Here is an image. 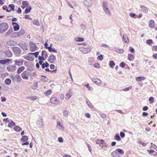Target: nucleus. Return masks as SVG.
<instances>
[{
  "instance_id": "1",
  "label": "nucleus",
  "mask_w": 157,
  "mask_h": 157,
  "mask_svg": "<svg viewBox=\"0 0 157 157\" xmlns=\"http://www.w3.org/2000/svg\"><path fill=\"white\" fill-rule=\"evenodd\" d=\"M8 25L6 23H2L0 24V33H2L8 29Z\"/></svg>"
},
{
  "instance_id": "2",
  "label": "nucleus",
  "mask_w": 157,
  "mask_h": 157,
  "mask_svg": "<svg viewBox=\"0 0 157 157\" xmlns=\"http://www.w3.org/2000/svg\"><path fill=\"white\" fill-rule=\"evenodd\" d=\"M56 127L57 129L63 131L65 129L64 126L58 120H57L56 121Z\"/></svg>"
},
{
  "instance_id": "3",
  "label": "nucleus",
  "mask_w": 157,
  "mask_h": 157,
  "mask_svg": "<svg viewBox=\"0 0 157 157\" xmlns=\"http://www.w3.org/2000/svg\"><path fill=\"white\" fill-rule=\"evenodd\" d=\"M29 76V72L26 71H23L21 74V76L22 78L26 80H27L28 79Z\"/></svg>"
},
{
  "instance_id": "4",
  "label": "nucleus",
  "mask_w": 157,
  "mask_h": 157,
  "mask_svg": "<svg viewBox=\"0 0 157 157\" xmlns=\"http://www.w3.org/2000/svg\"><path fill=\"white\" fill-rule=\"evenodd\" d=\"M30 49L32 52H34L37 49V47L36 44L32 42L29 43Z\"/></svg>"
},
{
  "instance_id": "5",
  "label": "nucleus",
  "mask_w": 157,
  "mask_h": 157,
  "mask_svg": "<svg viewBox=\"0 0 157 157\" xmlns=\"http://www.w3.org/2000/svg\"><path fill=\"white\" fill-rule=\"evenodd\" d=\"M83 4L87 7H90L92 6L93 3L91 0H85Z\"/></svg>"
},
{
  "instance_id": "6",
  "label": "nucleus",
  "mask_w": 157,
  "mask_h": 157,
  "mask_svg": "<svg viewBox=\"0 0 157 157\" xmlns=\"http://www.w3.org/2000/svg\"><path fill=\"white\" fill-rule=\"evenodd\" d=\"M79 49L80 51L84 54L87 53L90 51V49L89 48L81 47Z\"/></svg>"
},
{
  "instance_id": "7",
  "label": "nucleus",
  "mask_w": 157,
  "mask_h": 157,
  "mask_svg": "<svg viewBox=\"0 0 157 157\" xmlns=\"http://www.w3.org/2000/svg\"><path fill=\"white\" fill-rule=\"evenodd\" d=\"M24 61L22 59H16L14 61L15 65L18 66H21L23 65Z\"/></svg>"
},
{
  "instance_id": "8",
  "label": "nucleus",
  "mask_w": 157,
  "mask_h": 157,
  "mask_svg": "<svg viewBox=\"0 0 157 157\" xmlns=\"http://www.w3.org/2000/svg\"><path fill=\"white\" fill-rule=\"evenodd\" d=\"M56 60V56L52 55L50 56L48 59V61L49 62L53 63Z\"/></svg>"
},
{
  "instance_id": "9",
  "label": "nucleus",
  "mask_w": 157,
  "mask_h": 157,
  "mask_svg": "<svg viewBox=\"0 0 157 157\" xmlns=\"http://www.w3.org/2000/svg\"><path fill=\"white\" fill-rule=\"evenodd\" d=\"M13 52L15 54H20L21 52V51L20 48L17 47H13Z\"/></svg>"
},
{
  "instance_id": "10",
  "label": "nucleus",
  "mask_w": 157,
  "mask_h": 157,
  "mask_svg": "<svg viewBox=\"0 0 157 157\" xmlns=\"http://www.w3.org/2000/svg\"><path fill=\"white\" fill-rule=\"evenodd\" d=\"M51 103L53 104L57 105L58 102L57 98L56 97L52 98L50 99Z\"/></svg>"
},
{
  "instance_id": "11",
  "label": "nucleus",
  "mask_w": 157,
  "mask_h": 157,
  "mask_svg": "<svg viewBox=\"0 0 157 157\" xmlns=\"http://www.w3.org/2000/svg\"><path fill=\"white\" fill-rule=\"evenodd\" d=\"M104 11L106 14L110 16L111 14L110 10L108 8V7H106L105 8H103Z\"/></svg>"
},
{
  "instance_id": "12",
  "label": "nucleus",
  "mask_w": 157,
  "mask_h": 157,
  "mask_svg": "<svg viewBox=\"0 0 157 157\" xmlns=\"http://www.w3.org/2000/svg\"><path fill=\"white\" fill-rule=\"evenodd\" d=\"M4 52L8 57H11L12 56V53L10 50H8L6 51H5Z\"/></svg>"
},
{
  "instance_id": "13",
  "label": "nucleus",
  "mask_w": 157,
  "mask_h": 157,
  "mask_svg": "<svg viewBox=\"0 0 157 157\" xmlns=\"http://www.w3.org/2000/svg\"><path fill=\"white\" fill-rule=\"evenodd\" d=\"M15 67V66L14 65H11L7 67V69L8 71H9L13 72L15 70V69L14 68Z\"/></svg>"
},
{
  "instance_id": "14",
  "label": "nucleus",
  "mask_w": 157,
  "mask_h": 157,
  "mask_svg": "<svg viewBox=\"0 0 157 157\" xmlns=\"http://www.w3.org/2000/svg\"><path fill=\"white\" fill-rule=\"evenodd\" d=\"M93 82L98 85H101L102 83L101 80L98 78H94L92 79Z\"/></svg>"
},
{
  "instance_id": "15",
  "label": "nucleus",
  "mask_w": 157,
  "mask_h": 157,
  "mask_svg": "<svg viewBox=\"0 0 157 157\" xmlns=\"http://www.w3.org/2000/svg\"><path fill=\"white\" fill-rule=\"evenodd\" d=\"M72 96L71 93L70 91H69L66 94L65 99L66 100H69Z\"/></svg>"
},
{
  "instance_id": "16",
  "label": "nucleus",
  "mask_w": 157,
  "mask_h": 157,
  "mask_svg": "<svg viewBox=\"0 0 157 157\" xmlns=\"http://www.w3.org/2000/svg\"><path fill=\"white\" fill-rule=\"evenodd\" d=\"M37 125H38L39 127H42L43 126V120L42 119H40L37 123Z\"/></svg>"
},
{
  "instance_id": "17",
  "label": "nucleus",
  "mask_w": 157,
  "mask_h": 157,
  "mask_svg": "<svg viewBox=\"0 0 157 157\" xmlns=\"http://www.w3.org/2000/svg\"><path fill=\"white\" fill-rule=\"evenodd\" d=\"M19 46L21 47L24 50H27L28 47L25 44H19Z\"/></svg>"
},
{
  "instance_id": "18",
  "label": "nucleus",
  "mask_w": 157,
  "mask_h": 157,
  "mask_svg": "<svg viewBox=\"0 0 157 157\" xmlns=\"http://www.w3.org/2000/svg\"><path fill=\"white\" fill-rule=\"evenodd\" d=\"M140 8L141 10H142L144 12L147 13L148 11V9L145 7L144 6H140Z\"/></svg>"
},
{
  "instance_id": "19",
  "label": "nucleus",
  "mask_w": 157,
  "mask_h": 157,
  "mask_svg": "<svg viewBox=\"0 0 157 157\" xmlns=\"http://www.w3.org/2000/svg\"><path fill=\"white\" fill-rule=\"evenodd\" d=\"M154 21L153 20H151L149 22V27L151 28H153L155 25Z\"/></svg>"
},
{
  "instance_id": "20",
  "label": "nucleus",
  "mask_w": 157,
  "mask_h": 157,
  "mask_svg": "<svg viewBox=\"0 0 157 157\" xmlns=\"http://www.w3.org/2000/svg\"><path fill=\"white\" fill-rule=\"evenodd\" d=\"M29 4L27 1H23L22 2L21 8L24 9L25 7L28 6Z\"/></svg>"
},
{
  "instance_id": "21",
  "label": "nucleus",
  "mask_w": 157,
  "mask_h": 157,
  "mask_svg": "<svg viewBox=\"0 0 157 157\" xmlns=\"http://www.w3.org/2000/svg\"><path fill=\"white\" fill-rule=\"evenodd\" d=\"M7 44L9 45L14 46L16 44V42L13 40H10L7 42Z\"/></svg>"
},
{
  "instance_id": "22",
  "label": "nucleus",
  "mask_w": 157,
  "mask_h": 157,
  "mask_svg": "<svg viewBox=\"0 0 157 157\" xmlns=\"http://www.w3.org/2000/svg\"><path fill=\"white\" fill-rule=\"evenodd\" d=\"M49 51L50 52H53L55 53H57V50L54 48H52L51 47H48Z\"/></svg>"
},
{
  "instance_id": "23",
  "label": "nucleus",
  "mask_w": 157,
  "mask_h": 157,
  "mask_svg": "<svg viewBox=\"0 0 157 157\" xmlns=\"http://www.w3.org/2000/svg\"><path fill=\"white\" fill-rule=\"evenodd\" d=\"M10 59H6L2 60H0V63L2 64H5L6 63L9 62L10 61Z\"/></svg>"
},
{
  "instance_id": "24",
  "label": "nucleus",
  "mask_w": 157,
  "mask_h": 157,
  "mask_svg": "<svg viewBox=\"0 0 157 157\" xmlns=\"http://www.w3.org/2000/svg\"><path fill=\"white\" fill-rule=\"evenodd\" d=\"M21 140L23 142H26L28 140V137L27 136H22Z\"/></svg>"
},
{
  "instance_id": "25",
  "label": "nucleus",
  "mask_w": 157,
  "mask_h": 157,
  "mask_svg": "<svg viewBox=\"0 0 157 157\" xmlns=\"http://www.w3.org/2000/svg\"><path fill=\"white\" fill-rule=\"evenodd\" d=\"M24 68L25 67L24 66H21L18 68L17 71V73L20 74L21 72L24 70Z\"/></svg>"
},
{
  "instance_id": "26",
  "label": "nucleus",
  "mask_w": 157,
  "mask_h": 157,
  "mask_svg": "<svg viewBox=\"0 0 157 157\" xmlns=\"http://www.w3.org/2000/svg\"><path fill=\"white\" fill-rule=\"evenodd\" d=\"M123 37L124 41L126 43H128L129 42V40L127 36L126 35L124 34L123 36Z\"/></svg>"
},
{
  "instance_id": "27",
  "label": "nucleus",
  "mask_w": 157,
  "mask_h": 157,
  "mask_svg": "<svg viewBox=\"0 0 157 157\" xmlns=\"http://www.w3.org/2000/svg\"><path fill=\"white\" fill-rule=\"evenodd\" d=\"M13 129L16 132H19L21 131L22 130L21 129L20 127H19L18 126H15L14 127Z\"/></svg>"
},
{
  "instance_id": "28",
  "label": "nucleus",
  "mask_w": 157,
  "mask_h": 157,
  "mask_svg": "<svg viewBox=\"0 0 157 157\" xmlns=\"http://www.w3.org/2000/svg\"><path fill=\"white\" fill-rule=\"evenodd\" d=\"M32 23L36 26H40V24L39 21L37 20H34L33 21Z\"/></svg>"
},
{
  "instance_id": "29",
  "label": "nucleus",
  "mask_w": 157,
  "mask_h": 157,
  "mask_svg": "<svg viewBox=\"0 0 157 157\" xmlns=\"http://www.w3.org/2000/svg\"><path fill=\"white\" fill-rule=\"evenodd\" d=\"M145 79V78L144 77H139L136 78V80L137 82L141 81L144 80Z\"/></svg>"
},
{
  "instance_id": "30",
  "label": "nucleus",
  "mask_w": 157,
  "mask_h": 157,
  "mask_svg": "<svg viewBox=\"0 0 157 157\" xmlns=\"http://www.w3.org/2000/svg\"><path fill=\"white\" fill-rule=\"evenodd\" d=\"M24 33L25 31L23 29H21L20 31L17 33V35L19 36L23 35L24 34Z\"/></svg>"
},
{
  "instance_id": "31",
  "label": "nucleus",
  "mask_w": 157,
  "mask_h": 157,
  "mask_svg": "<svg viewBox=\"0 0 157 157\" xmlns=\"http://www.w3.org/2000/svg\"><path fill=\"white\" fill-rule=\"evenodd\" d=\"M75 40L76 41L82 42L84 41V39L83 38L78 37L75 38Z\"/></svg>"
},
{
  "instance_id": "32",
  "label": "nucleus",
  "mask_w": 157,
  "mask_h": 157,
  "mask_svg": "<svg viewBox=\"0 0 157 157\" xmlns=\"http://www.w3.org/2000/svg\"><path fill=\"white\" fill-rule=\"evenodd\" d=\"M108 7V3L106 1H104L102 3V7L103 8L106 7Z\"/></svg>"
},
{
  "instance_id": "33",
  "label": "nucleus",
  "mask_w": 157,
  "mask_h": 157,
  "mask_svg": "<svg viewBox=\"0 0 157 157\" xmlns=\"http://www.w3.org/2000/svg\"><path fill=\"white\" fill-rule=\"evenodd\" d=\"M134 58V56L132 54H129L128 56V59L130 60L131 61Z\"/></svg>"
},
{
  "instance_id": "34",
  "label": "nucleus",
  "mask_w": 157,
  "mask_h": 157,
  "mask_svg": "<svg viewBox=\"0 0 157 157\" xmlns=\"http://www.w3.org/2000/svg\"><path fill=\"white\" fill-rule=\"evenodd\" d=\"M104 141L102 140H98L96 141V144H103Z\"/></svg>"
},
{
  "instance_id": "35",
  "label": "nucleus",
  "mask_w": 157,
  "mask_h": 157,
  "mask_svg": "<svg viewBox=\"0 0 157 157\" xmlns=\"http://www.w3.org/2000/svg\"><path fill=\"white\" fill-rule=\"evenodd\" d=\"M49 66V64L47 62H45L42 64V67L44 69L45 67H47Z\"/></svg>"
},
{
  "instance_id": "36",
  "label": "nucleus",
  "mask_w": 157,
  "mask_h": 157,
  "mask_svg": "<svg viewBox=\"0 0 157 157\" xmlns=\"http://www.w3.org/2000/svg\"><path fill=\"white\" fill-rule=\"evenodd\" d=\"M32 9L31 6L29 7L28 8H26L25 11V13H28Z\"/></svg>"
},
{
  "instance_id": "37",
  "label": "nucleus",
  "mask_w": 157,
  "mask_h": 157,
  "mask_svg": "<svg viewBox=\"0 0 157 157\" xmlns=\"http://www.w3.org/2000/svg\"><path fill=\"white\" fill-rule=\"evenodd\" d=\"M15 125V123L11 121V122L8 124V126L10 127H12V126H13Z\"/></svg>"
},
{
  "instance_id": "38",
  "label": "nucleus",
  "mask_w": 157,
  "mask_h": 157,
  "mask_svg": "<svg viewBox=\"0 0 157 157\" xmlns=\"http://www.w3.org/2000/svg\"><path fill=\"white\" fill-rule=\"evenodd\" d=\"M19 29V25L18 24L17 25H16V26H13L14 30L15 31H16L18 30Z\"/></svg>"
},
{
  "instance_id": "39",
  "label": "nucleus",
  "mask_w": 157,
  "mask_h": 157,
  "mask_svg": "<svg viewBox=\"0 0 157 157\" xmlns=\"http://www.w3.org/2000/svg\"><path fill=\"white\" fill-rule=\"evenodd\" d=\"M11 80L9 78H6L5 81V82L7 85H9L11 83Z\"/></svg>"
},
{
  "instance_id": "40",
  "label": "nucleus",
  "mask_w": 157,
  "mask_h": 157,
  "mask_svg": "<svg viewBox=\"0 0 157 157\" xmlns=\"http://www.w3.org/2000/svg\"><path fill=\"white\" fill-rule=\"evenodd\" d=\"M39 52H36L35 53H30L29 54L30 55H34L36 58H37L39 54Z\"/></svg>"
},
{
  "instance_id": "41",
  "label": "nucleus",
  "mask_w": 157,
  "mask_h": 157,
  "mask_svg": "<svg viewBox=\"0 0 157 157\" xmlns=\"http://www.w3.org/2000/svg\"><path fill=\"white\" fill-rule=\"evenodd\" d=\"M115 52L119 53H123L124 52V50L121 49H116Z\"/></svg>"
},
{
  "instance_id": "42",
  "label": "nucleus",
  "mask_w": 157,
  "mask_h": 157,
  "mask_svg": "<svg viewBox=\"0 0 157 157\" xmlns=\"http://www.w3.org/2000/svg\"><path fill=\"white\" fill-rule=\"evenodd\" d=\"M68 113V112L67 110H65L63 112V115L65 117H67Z\"/></svg>"
},
{
  "instance_id": "43",
  "label": "nucleus",
  "mask_w": 157,
  "mask_h": 157,
  "mask_svg": "<svg viewBox=\"0 0 157 157\" xmlns=\"http://www.w3.org/2000/svg\"><path fill=\"white\" fill-rule=\"evenodd\" d=\"M28 98L31 99L32 100H35L37 98V97L36 96H32L29 97Z\"/></svg>"
},
{
  "instance_id": "44",
  "label": "nucleus",
  "mask_w": 157,
  "mask_h": 157,
  "mask_svg": "<svg viewBox=\"0 0 157 157\" xmlns=\"http://www.w3.org/2000/svg\"><path fill=\"white\" fill-rule=\"evenodd\" d=\"M52 93V90H48L45 91L44 92V94H45L46 95H48L49 94H50Z\"/></svg>"
},
{
  "instance_id": "45",
  "label": "nucleus",
  "mask_w": 157,
  "mask_h": 157,
  "mask_svg": "<svg viewBox=\"0 0 157 157\" xmlns=\"http://www.w3.org/2000/svg\"><path fill=\"white\" fill-rule=\"evenodd\" d=\"M24 58L25 59L27 60L31 61L33 60V58L31 57H30V56H24Z\"/></svg>"
},
{
  "instance_id": "46",
  "label": "nucleus",
  "mask_w": 157,
  "mask_h": 157,
  "mask_svg": "<svg viewBox=\"0 0 157 157\" xmlns=\"http://www.w3.org/2000/svg\"><path fill=\"white\" fill-rule=\"evenodd\" d=\"M12 29H9L8 31H7V32L6 33V36H8L12 32Z\"/></svg>"
},
{
  "instance_id": "47",
  "label": "nucleus",
  "mask_w": 157,
  "mask_h": 157,
  "mask_svg": "<svg viewBox=\"0 0 157 157\" xmlns=\"http://www.w3.org/2000/svg\"><path fill=\"white\" fill-rule=\"evenodd\" d=\"M8 7H10V8L11 10L13 11L14 10V6L13 4H10L9 5V6Z\"/></svg>"
},
{
  "instance_id": "48",
  "label": "nucleus",
  "mask_w": 157,
  "mask_h": 157,
  "mask_svg": "<svg viewBox=\"0 0 157 157\" xmlns=\"http://www.w3.org/2000/svg\"><path fill=\"white\" fill-rule=\"evenodd\" d=\"M109 65L111 67H113L115 65V63L113 61H111L109 62Z\"/></svg>"
},
{
  "instance_id": "49",
  "label": "nucleus",
  "mask_w": 157,
  "mask_h": 157,
  "mask_svg": "<svg viewBox=\"0 0 157 157\" xmlns=\"http://www.w3.org/2000/svg\"><path fill=\"white\" fill-rule=\"evenodd\" d=\"M149 101H150V103H152L154 101V98L153 97H150L149 98Z\"/></svg>"
},
{
  "instance_id": "50",
  "label": "nucleus",
  "mask_w": 157,
  "mask_h": 157,
  "mask_svg": "<svg viewBox=\"0 0 157 157\" xmlns=\"http://www.w3.org/2000/svg\"><path fill=\"white\" fill-rule=\"evenodd\" d=\"M116 150L118 152L120 153L121 154H123L124 153V151L122 150L121 149H119V148H117L116 149Z\"/></svg>"
},
{
  "instance_id": "51",
  "label": "nucleus",
  "mask_w": 157,
  "mask_h": 157,
  "mask_svg": "<svg viewBox=\"0 0 157 157\" xmlns=\"http://www.w3.org/2000/svg\"><path fill=\"white\" fill-rule=\"evenodd\" d=\"M152 51H157V46L153 45L152 47Z\"/></svg>"
},
{
  "instance_id": "52",
  "label": "nucleus",
  "mask_w": 157,
  "mask_h": 157,
  "mask_svg": "<svg viewBox=\"0 0 157 157\" xmlns=\"http://www.w3.org/2000/svg\"><path fill=\"white\" fill-rule=\"evenodd\" d=\"M115 139H116L118 141H120L121 140V138L118 134L116 135L115 137Z\"/></svg>"
},
{
  "instance_id": "53",
  "label": "nucleus",
  "mask_w": 157,
  "mask_h": 157,
  "mask_svg": "<svg viewBox=\"0 0 157 157\" xmlns=\"http://www.w3.org/2000/svg\"><path fill=\"white\" fill-rule=\"evenodd\" d=\"M56 39L58 41H61L62 40V38L60 36H58L56 38Z\"/></svg>"
},
{
  "instance_id": "54",
  "label": "nucleus",
  "mask_w": 157,
  "mask_h": 157,
  "mask_svg": "<svg viewBox=\"0 0 157 157\" xmlns=\"http://www.w3.org/2000/svg\"><path fill=\"white\" fill-rule=\"evenodd\" d=\"M86 104L88 105L89 107V108H91V109H92L94 108L93 106L91 104H89L88 101H86Z\"/></svg>"
},
{
  "instance_id": "55",
  "label": "nucleus",
  "mask_w": 157,
  "mask_h": 157,
  "mask_svg": "<svg viewBox=\"0 0 157 157\" xmlns=\"http://www.w3.org/2000/svg\"><path fill=\"white\" fill-rule=\"evenodd\" d=\"M111 155L114 157H116L117 155V152L116 151H114L111 152Z\"/></svg>"
},
{
  "instance_id": "56",
  "label": "nucleus",
  "mask_w": 157,
  "mask_h": 157,
  "mask_svg": "<svg viewBox=\"0 0 157 157\" xmlns=\"http://www.w3.org/2000/svg\"><path fill=\"white\" fill-rule=\"evenodd\" d=\"M138 143L140 144L143 145V146H145L146 145V143H144L141 141H139Z\"/></svg>"
},
{
  "instance_id": "57",
  "label": "nucleus",
  "mask_w": 157,
  "mask_h": 157,
  "mask_svg": "<svg viewBox=\"0 0 157 157\" xmlns=\"http://www.w3.org/2000/svg\"><path fill=\"white\" fill-rule=\"evenodd\" d=\"M132 88V86H130L126 88H124V91H127L128 90H129L131 89Z\"/></svg>"
},
{
  "instance_id": "58",
  "label": "nucleus",
  "mask_w": 157,
  "mask_h": 157,
  "mask_svg": "<svg viewBox=\"0 0 157 157\" xmlns=\"http://www.w3.org/2000/svg\"><path fill=\"white\" fill-rule=\"evenodd\" d=\"M97 58L98 59L101 61L103 59V57L101 55L98 56Z\"/></svg>"
},
{
  "instance_id": "59",
  "label": "nucleus",
  "mask_w": 157,
  "mask_h": 157,
  "mask_svg": "<svg viewBox=\"0 0 157 157\" xmlns=\"http://www.w3.org/2000/svg\"><path fill=\"white\" fill-rule=\"evenodd\" d=\"M152 41H153L152 40L149 39V40H146V43L148 44H150L152 43Z\"/></svg>"
},
{
  "instance_id": "60",
  "label": "nucleus",
  "mask_w": 157,
  "mask_h": 157,
  "mask_svg": "<svg viewBox=\"0 0 157 157\" xmlns=\"http://www.w3.org/2000/svg\"><path fill=\"white\" fill-rule=\"evenodd\" d=\"M43 77L44 78H41V81L43 82H46L47 81V78H46V77L44 76Z\"/></svg>"
},
{
  "instance_id": "61",
  "label": "nucleus",
  "mask_w": 157,
  "mask_h": 157,
  "mask_svg": "<svg viewBox=\"0 0 157 157\" xmlns=\"http://www.w3.org/2000/svg\"><path fill=\"white\" fill-rule=\"evenodd\" d=\"M129 51L131 53H134V49L132 47H130V49H129Z\"/></svg>"
},
{
  "instance_id": "62",
  "label": "nucleus",
  "mask_w": 157,
  "mask_h": 157,
  "mask_svg": "<svg viewBox=\"0 0 157 157\" xmlns=\"http://www.w3.org/2000/svg\"><path fill=\"white\" fill-rule=\"evenodd\" d=\"M94 66L95 67H97V68H99L100 67V65L98 63H95L94 65Z\"/></svg>"
},
{
  "instance_id": "63",
  "label": "nucleus",
  "mask_w": 157,
  "mask_h": 157,
  "mask_svg": "<svg viewBox=\"0 0 157 157\" xmlns=\"http://www.w3.org/2000/svg\"><path fill=\"white\" fill-rule=\"evenodd\" d=\"M58 140L60 143H62L63 142V139L61 137H59L58 138Z\"/></svg>"
},
{
  "instance_id": "64",
  "label": "nucleus",
  "mask_w": 157,
  "mask_h": 157,
  "mask_svg": "<svg viewBox=\"0 0 157 157\" xmlns=\"http://www.w3.org/2000/svg\"><path fill=\"white\" fill-rule=\"evenodd\" d=\"M120 136L121 137L124 138L125 136V134L122 132H121L120 133Z\"/></svg>"
}]
</instances>
